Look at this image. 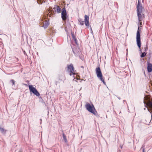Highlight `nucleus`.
<instances>
[{
  "label": "nucleus",
  "instance_id": "obj_21",
  "mask_svg": "<svg viewBox=\"0 0 152 152\" xmlns=\"http://www.w3.org/2000/svg\"><path fill=\"white\" fill-rule=\"evenodd\" d=\"M141 149H142L143 152H145L144 151V149L143 148V147H142Z\"/></svg>",
  "mask_w": 152,
  "mask_h": 152
},
{
  "label": "nucleus",
  "instance_id": "obj_9",
  "mask_svg": "<svg viewBox=\"0 0 152 152\" xmlns=\"http://www.w3.org/2000/svg\"><path fill=\"white\" fill-rule=\"evenodd\" d=\"M53 9L54 10V11L55 12H56L58 13L61 12V9L59 6L55 5L53 8Z\"/></svg>",
  "mask_w": 152,
  "mask_h": 152
},
{
  "label": "nucleus",
  "instance_id": "obj_6",
  "mask_svg": "<svg viewBox=\"0 0 152 152\" xmlns=\"http://www.w3.org/2000/svg\"><path fill=\"white\" fill-rule=\"evenodd\" d=\"M67 13L65 7H64L61 11V18L63 21H66Z\"/></svg>",
  "mask_w": 152,
  "mask_h": 152
},
{
  "label": "nucleus",
  "instance_id": "obj_22",
  "mask_svg": "<svg viewBox=\"0 0 152 152\" xmlns=\"http://www.w3.org/2000/svg\"><path fill=\"white\" fill-rule=\"evenodd\" d=\"M45 23L46 24V27H47L48 26V23H47V24L46 23Z\"/></svg>",
  "mask_w": 152,
  "mask_h": 152
},
{
  "label": "nucleus",
  "instance_id": "obj_26",
  "mask_svg": "<svg viewBox=\"0 0 152 152\" xmlns=\"http://www.w3.org/2000/svg\"><path fill=\"white\" fill-rule=\"evenodd\" d=\"M57 82H56V85H57Z\"/></svg>",
  "mask_w": 152,
  "mask_h": 152
},
{
  "label": "nucleus",
  "instance_id": "obj_4",
  "mask_svg": "<svg viewBox=\"0 0 152 152\" xmlns=\"http://www.w3.org/2000/svg\"><path fill=\"white\" fill-rule=\"evenodd\" d=\"M28 87L30 92H32L37 96H40V94L37 89L32 85H29Z\"/></svg>",
  "mask_w": 152,
  "mask_h": 152
},
{
  "label": "nucleus",
  "instance_id": "obj_18",
  "mask_svg": "<svg viewBox=\"0 0 152 152\" xmlns=\"http://www.w3.org/2000/svg\"><path fill=\"white\" fill-rule=\"evenodd\" d=\"M146 55V53L145 52H143L141 54L140 57L141 58H143L145 57Z\"/></svg>",
  "mask_w": 152,
  "mask_h": 152
},
{
  "label": "nucleus",
  "instance_id": "obj_1",
  "mask_svg": "<svg viewBox=\"0 0 152 152\" xmlns=\"http://www.w3.org/2000/svg\"><path fill=\"white\" fill-rule=\"evenodd\" d=\"M86 107L87 110L96 116L98 115L97 112L96 111L94 105L92 104L91 106L89 103H87L86 105Z\"/></svg>",
  "mask_w": 152,
  "mask_h": 152
},
{
  "label": "nucleus",
  "instance_id": "obj_25",
  "mask_svg": "<svg viewBox=\"0 0 152 152\" xmlns=\"http://www.w3.org/2000/svg\"><path fill=\"white\" fill-rule=\"evenodd\" d=\"M81 67L82 68H84V67L83 66H81Z\"/></svg>",
  "mask_w": 152,
  "mask_h": 152
},
{
  "label": "nucleus",
  "instance_id": "obj_20",
  "mask_svg": "<svg viewBox=\"0 0 152 152\" xmlns=\"http://www.w3.org/2000/svg\"><path fill=\"white\" fill-rule=\"evenodd\" d=\"M148 50V48L147 46H146V47H145V51H146Z\"/></svg>",
  "mask_w": 152,
  "mask_h": 152
},
{
  "label": "nucleus",
  "instance_id": "obj_12",
  "mask_svg": "<svg viewBox=\"0 0 152 152\" xmlns=\"http://www.w3.org/2000/svg\"><path fill=\"white\" fill-rule=\"evenodd\" d=\"M148 71V72H151L152 71V64L148 63L147 66Z\"/></svg>",
  "mask_w": 152,
  "mask_h": 152
},
{
  "label": "nucleus",
  "instance_id": "obj_3",
  "mask_svg": "<svg viewBox=\"0 0 152 152\" xmlns=\"http://www.w3.org/2000/svg\"><path fill=\"white\" fill-rule=\"evenodd\" d=\"M136 41L137 45L140 48V51H141V49L140 48L141 46L140 34V31H139V27H138V30L137 33L136 35Z\"/></svg>",
  "mask_w": 152,
  "mask_h": 152
},
{
  "label": "nucleus",
  "instance_id": "obj_28",
  "mask_svg": "<svg viewBox=\"0 0 152 152\" xmlns=\"http://www.w3.org/2000/svg\"><path fill=\"white\" fill-rule=\"evenodd\" d=\"M123 101H124V103L125 102V100H124Z\"/></svg>",
  "mask_w": 152,
  "mask_h": 152
},
{
  "label": "nucleus",
  "instance_id": "obj_16",
  "mask_svg": "<svg viewBox=\"0 0 152 152\" xmlns=\"http://www.w3.org/2000/svg\"><path fill=\"white\" fill-rule=\"evenodd\" d=\"M63 137L65 142L66 143L67 142V141L66 136L64 133H63Z\"/></svg>",
  "mask_w": 152,
  "mask_h": 152
},
{
  "label": "nucleus",
  "instance_id": "obj_31",
  "mask_svg": "<svg viewBox=\"0 0 152 152\" xmlns=\"http://www.w3.org/2000/svg\"><path fill=\"white\" fill-rule=\"evenodd\" d=\"M144 104H145V102L144 101Z\"/></svg>",
  "mask_w": 152,
  "mask_h": 152
},
{
  "label": "nucleus",
  "instance_id": "obj_23",
  "mask_svg": "<svg viewBox=\"0 0 152 152\" xmlns=\"http://www.w3.org/2000/svg\"><path fill=\"white\" fill-rule=\"evenodd\" d=\"M140 22V25H142V22H141V21H140V22Z\"/></svg>",
  "mask_w": 152,
  "mask_h": 152
},
{
  "label": "nucleus",
  "instance_id": "obj_19",
  "mask_svg": "<svg viewBox=\"0 0 152 152\" xmlns=\"http://www.w3.org/2000/svg\"><path fill=\"white\" fill-rule=\"evenodd\" d=\"M10 82H12V86L15 85V81L14 80H11L10 81Z\"/></svg>",
  "mask_w": 152,
  "mask_h": 152
},
{
  "label": "nucleus",
  "instance_id": "obj_13",
  "mask_svg": "<svg viewBox=\"0 0 152 152\" xmlns=\"http://www.w3.org/2000/svg\"><path fill=\"white\" fill-rule=\"evenodd\" d=\"M0 131L3 134H5L6 133V130L3 128L0 127Z\"/></svg>",
  "mask_w": 152,
  "mask_h": 152
},
{
  "label": "nucleus",
  "instance_id": "obj_24",
  "mask_svg": "<svg viewBox=\"0 0 152 152\" xmlns=\"http://www.w3.org/2000/svg\"><path fill=\"white\" fill-rule=\"evenodd\" d=\"M117 98H118L119 99H121V98L119 97H117Z\"/></svg>",
  "mask_w": 152,
  "mask_h": 152
},
{
  "label": "nucleus",
  "instance_id": "obj_11",
  "mask_svg": "<svg viewBox=\"0 0 152 152\" xmlns=\"http://www.w3.org/2000/svg\"><path fill=\"white\" fill-rule=\"evenodd\" d=\"M143 8L140 3V0H138L137 6V11L142 10Z\"/></svg>",
  "mask_w": 152,
  "mask_h": 152
},
{
  "label": "nucleus",
  "instance_id": "obj_8",
  "mask_svg": "<svg viewBox=\"0 0 152 152\" xmlns=\"http://www.w3.org/2000/svg\"><path fill=\"white\" fill-rule=\"evenodd\" d=\"M142 10L137 11V16L139 22L141 21L144 18V15L142 13Z\"/></svg>",
  "mask_w": 152,
  "mask_h": 152
},
{
  "label": "nucleus",
  "instance_id": "obj_14",
  "mask_svg": "<svg viewBox=\"0 0 152 152\" xmlns=\"http://www.w3.org/2000/svg\"><path fill=\"white\" fill-rule=\"evenodd\" d=\"M72 38L74 40V41L75 42V43L77 44V39L75 36L74 35V33H72Z\"/></svg>",
  "mask_w": 152,
  "mask_h": 152
},
{
  "label": "nucleus",
  "instance_id": "obj_2",
  "mask_svg": "<svg viewBox=\"0 0 152 152\" xmlns=\"http://www.w3.org/2000/svg\"><path fill=\"white\" fill-rule=\"evenodd\" d=\"M96 72L97 77L98 78L101 80L104 84H105V83L102 77V75L99 67H96Z\"/></svg>",
  "mask_w": 152,
  "mask_h": 152
},
{
  "label": "nucleus",
  "instance_id": "obj_30",
  "mask_svg": "<svg viewBox=\"0 0 152 152\" xmlns=\"http://www.w3.org/2000/svg\"><path fill=\"white\" fill-rule=\"evenodd\" d=\"M40 120H41V121H42V119H40Z\"/></svg>",
  "mask_w": 152,
  "mask_h": 152
},
{
  "label": "nucleus",
  "instance_id": "obj_7",
  "mask_svg": "<svg viewBox=\"0 0 152 152\" xmlns=\"http://www.w3.org/2000/svg\"><path fill=\"white\" fill-rule=\"evenodd\" d=\"M148 107H147L148 110L149 112L152 114V101L150 100H148L146 104Z\"/></svg>",
  "mask_w": 152,
  "mask_h": 152
},
{
  "label": "nucleus",
  "instance_id": "obj_10",
  "mask_svg": "<svg viewBox=\"0 0 152 152\" xmlns=\"http://www.w3.org/2000/svg\"><path fill=\"white\" fill-rule=\"evenodd\" d=\"M85 23L86 26H88L89 25V18L88 16L85 15L84 16Z\"/></svg>",
  "mask_w": 152,
  "mask_h": 152
},
{
  "label": "nucleus",
  "instance_id": "obj_5",
  "mask_svg": "<svg viewBox=\"0 0 152 152\" xmlns=\"http://www.w3.org/2000/svg\"><path fill=\"white\" fill-rule=\"evenodd\" d=\"M67 70L69 72H70V75L71 76L72 75H75V73L74 72V67L73 65L71 64L70 65H67Z\"/></svg>",
  "mask_w": 152,
  "mask_h": 152
},
{
  "label": "nucleus",
  "instance_id": "obj_27",
  "mask_svg": "<svg viewBox=\"0 0 152 152\" xmlns=\"http://www.w3.org/2000/svg\"><path fill=\"white\" fill-rule=\"evenodd\" d=\"M23 52H24V54H25V51H24Z\"/></svg>",
  "mask_w": 152,
  "mask_h": 152
},
{
  "label": "nucleus",
  "instance_id": "obj_17",
  "mask_svg": "<svg viewBox=\"0 0 152 152\" xmlns=\"http://www.w3.org/2000/svg\"><path fill=\"white\" fill-rule=\"evenodd\" d=\"M62 77L61 78V77L59 78V80H66V78L65 77L64 75H63L61 76Z\"/></svg>",
  "mask_w": 152,
  "mask_h": 152
},
{
  "label": "nucleus",
  "instance_id": "obj_29",
  "mask_svg": "<svg viewBox=\"0 0 152 152\" xmlns=\"http://www.w3.org/2000/svg\"><path fill=\"white\" fill-rule=\"evenodd\" d=\"M19 152H22L21 151H19Z\"/></svg>",
  "mask_w": 152,
  "mask_h": 152
},
{
  "label": "nucleus",
  "instance_id": "obj_15",
  "mask_svg": "<svg viewBox=\"0 0 152 152\" xmlns=\"http://www.w3.org/2000/svg\"><path fill=\"white\" fill-rule=\"evenodd\" d=\"M78 20L80 23V25H81L82 26H83L84 25V21L82 19H79Z\"/></svg>",
  "mask_w": 152,
  "mask_h": 152
}]
</instances>
